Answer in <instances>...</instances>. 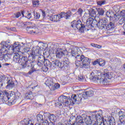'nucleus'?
<instances>
[{
	"label": "nucleus",
	"instance_id": "obj_15",
	"mask_svg": "<svg viewBox=\"0 0 125 125\" xmlns=\"http://www.w3.org/2000/svg\"><path fill=\"white\" fill-rule=\"evenodd\" d=\"M14 56V53L11 54H3L1 53L0 55V60L1 61H7Z\"/></svg>",
	"mask_w": 125,
	"mask_h": 125
},
{
	"label": "nucleus",
	"instance_id": "obj_19",
	"mask_svg": "<svg viewBox=\"0 0 125 125\" xmlns=\"http://www.w3.org/2000/svg\"><path fill=\"white\" fill-rule=\"evenodd\" d=\"M27 30L29 34H38L39 33L38 28L35 27L27 26Z\"/></svg>",
	"mask_w": 125,
	"mask_h": 125
},
{
	"label": "nucleus",
	"instance_id": "obj_31",
	"mask_svg": "<svg viewBox=\"0 0 125 125\" xmlns=\"http://www.w3.org/2000/svg\"><path fill=\"white\" fill-rule=\"evenodd\" d=\"M120 18H121V16L119 14H114L113 17L112 18V21H115V22H117V21H119L120 20Z\"/></svg>",
	"mask_w": 125,
	"mask_h": 125
},
{
	"label": "nucleus",
	"instance_id": "obj_12",
	"mask_svg": "<svg viewBox=\"0 0 125 125\" xmlns=\"http://www.w3.org/2000/svg\"><path fill=\"white\" fill-rule=\"evenodd\" d=\"M67 53L68 51L65 48H58L56 51V56L57 58H62V57H64Z\"/></svg>",
	"mask_w": 125,
	"mask_h": 125
},
{
	"label": "nucleus",
	"instance_id": "obj_16",
	"mask_svg": "<svg viewBox=\"0 0 125 125\" xmlns=\"http://www.w3.org/2000/svg\"><path fill=\"white\" fill-rule=\"evenodd\" d=\"M6 81L7 82V85H6V88H12L15 86L14 82L12 81V78L6 77Z\"/></svg>",
	"mask_w": 125,
	"mask_h": 125
},
{
	"label": "nucleus",
	"instance_id": "obj_55",
	"mask_svg": "<svg viewBox=\"0 0 125 125\" xmlns=\"http://www.w3.org/2000/svg\"><path fill=\"white\" fill-rule=\"evenodd\" d=\"M78 78H79V81H80L81 82H83V76L79 75Z\"/></svg>",
	"mask_w": 125,
	"mask_h": 125
},
{
	"label": "nucleus",
	"instance_id": "obj_2",
	"mask_svg": "<svg viewBox=\"0 0 125 125\" xmlns=\"http://www.w3.org/2000/svg\"><path fill=\"white\" fill-rule=\"evenodd\" d=\"M21 96V94L19 92L16 93L11 92L9 93L6 91L2 92L0 90V102L1 103H6L8 100H10L7 102V104L9 106H11V105L15 104V100L19 99Z\"/></svg>",
	"mask_w": 125,
	"mask_h": 125
},
{
	"label": "nucleus",
	"instance_id": "obj_22",
	"mask_svg": "<svg viewBox=\"0 0 125 125\" xmlns=\"http://www.w3.org/2000/svg\"><path fill=\"white\" fill-rule=\"evenodd\" d=\"M71 16H72V14H71V11H68L66 13H61V17H62V18H65L66 20L70 19V18H71Z\"/></svg>",
	"mask_w": 125,
	"mask_h": 125
},
{
	"label": "nucleus",
	"instance_id": "obj_7",
	"mask_svg": "<svg viewBox=\"0 0 125 125\" xmlns=\"http://www.w3.org/2000/svg\"><path fill=\"white\" fill-rule=\"evenodd\" d=\"M92 117L94 120L99 121L101 125H110L108 119L104 120L102 110L95 111V113L92 115Z\"/></svg>",
	"mask_w": 125,
	"mask_h": 125
},
{
	"label": "nucleus",
	"instance_id": "obj_39",
	"mask_svg": "<svg viewBox=\"0 0 125 125\" xmlns=\"http://www.w3.org/2000/svg\"><path fill=\"white\" fill-rule=\"evenodd\" d=\"M115 23H116V21H114L113 20L112 21H111L108 25V27H111V28H115V27H116V24Z\"/></svg>",
	"mask_w": 125,
	"mask_h": 125
},
{
	"label": "nucleus",
	"instance_id": "obj_30",
	"mask_svg": "<svg viewBox=\"0 0 125 125\" xmlns=\"http://www.w3.org/2000/svg\"><path fill=\"white\" fill-rule=\"evenodd\" d=\"M27 68H30L31 70L28 72L29 75H32V73L36 71V69H35V64L34 63L31 64V65L29 66H27Z\"/></svg>",
	"mask_w": 125,
	"mask_h": 125
},
{
	"label": "nucleus",
	"instance_id": "obj_8",
	"mask_svg": "<svg viewBox=\"0 0 125 125\" xmlns=\"http://www.w3.org/2000/svg\"><path fill=\"white\" fill-rule=\"evenodd\" d=\"M72 28H74L76 27L80 32L81 33H84V30H85V25L82 23L81 20L74 21L71 22Z\"/></svg>",
	"mask_w": 125,
	"mask_h": 125
},
{
	"label": "nucleus",
	"instance_id": "obj_38",
	"mask_svg": "<svg viewBox=\"0 0 125 125\" xmlns=\"http://www.w3.org/2000/svg\"><path fill=\"white\" fill-rule=\"evenodd\" d=\"M119 120L120 121V122L123 125H125V114L124 115H122V116L119 117Z\"/></svg>",
	"mask_w": 125,
	"mask_h": 125
},
{
	"label": "nucleus",
	"instance_id": "obj_57",
	"mask_svg": "<svg viewBox=\"0 0 125 125\" xmlns=\"http://www.w3.org/2000/svg\"><path fill=\"white\" fill-rule=\"evenodd\" d=\"M93 125H101L100 122H99V120H97V122H95Z\"/></svg>",
	"mask_w": 125,
	"mask_h": 125
},
{
	"label": "nucleus",
	"instance_id": "obj_34",
	"mask_svg": "<svg viewBox=\"0 0 125 125\" xmlns=\"http://www.w3.org/2000/svg\"><path fill=\"white\" fill-rule=\"evenodd\" d=\"M89 15L91 17H96V11L94 9L89 11Z\"/></svg>",
	"mask_w": 125,
	"mask_h": 125
},
{
	"label": "nucleus",
	"instance_id": "obj_53",
	"mask_svg": "<svg viewBox=\"0 0 125 125\" xmlns=\"http://www.w3.org/2000/svg\"><path fill=\"white\" fill-rule=\"evenodd\" d=\"M99 60H97L94 61L92 62V64H93V65L95 66V65H97V64H99Z\"/></svg>",
	"mask_w": 125,
	"mask_h": 125
},
{
	"label": "nucleus",
	"instance_id": "obj_9",
	"mask_svg": "<svg viewBox=\"0 0 125 125\" xmlns=\"http://www.w3.org/2000/svg\"><path fill=\"white\" fill-rule=\"evenodd\" d=\"M32 60V63H34V62L37 61V64L39 67H42L44 64L45 61V59L43 56L40 55V56H35L33 58L30 57V59Z\"/></svg>",
	"mask_w": 125,
	"mask_h": 125
},
{
	"label": "nucleus",
	"instance_id": "obj_48",
	"mask_svg": "<svg viewBox=\"0 0 125 125\" xmlns=\"http://www.w3.org/2000/svg\"><path fill=\"white\" fill-rule=\"evenodd\" d=\"M118 115L119 117H122V116H124L125 115V112L124 111V110H120L118 113Z\"/></svg>",
	"mask_w": 125,
	"mask_h": 125
},
{
	"label": "nucleus",
	"instance_id": "obj_20",
	"mask_svg": "<svg viewBox=\"0 0 125 125\" xmlns=\"http://www.w3.org/2000/svg\"><path fill=\"white\" fill-rule=\"evenodd\" d=\"M93 91H92V90L84 91L83 94V97L84 99H86L87 97H91V96H93Z\"/></svg>",
	"mask_w": 125,
	"mask_h": 125
},
{
	"label": "nucleus",
	"instance_id": "obj_56",
	"mask_svg": "<svg viewBox=\"0 0 125 125\" xmlns=\"http://www.w3.org/2000/svg\"><path fill=\"white\" fill-rule=\"evenodd\" d=\"M43 54L46 57H49V52L46 51L45 53H43Z\"/></svg>",
	"mask_w": 125,
	"mask_h": 125
},
{
	"label": "nucleus",
	"instance_id": "obj_44",
	"mask_svg": "<svg viewBox=\"0 0 125 125\" xmlns=\"http://www.w3.org/2000/svg\"><path fill=\"white\" fill-rule=\"evenodd\" d=\"M120 16V18H124L125 19V10H123L120 12V14L119 15Z\"/></svg>",
	"mask_w": 125,
	"mask_h": 125
},
{
	"label": "nucleus",
	"instance_id": "obj_54",
	"mask_svg": "<svg viewBox=\"0 0 125 125\" xmlns=\"http://www.w3.org/2000/svg\"><path fill=\"white\" fill-rule=\"evenodd\" d=\"M25 17L27 19H31V18H32V14L31 13H28L27 16H25Z\"/></svg>",
	"mask_w": 125,
	"mask_h": 125
},
{
	"label": "nucleus",
	"instance_id": "obj_28",
	"mask_svg": "<svg viewBox=\"0 0 125 125\" xmlns=\"http://www.w3.org/2000/svg\"><path fill=\"white\" fill-rule=\"evenodd\" d=\"M107 120L109 122V125H116V121L113 117H109Z\"/></svg>",
	"mask_w": 125,
	"mask_h": 125
},
{
	"label": "nucleus",
	"instance_id": "obj_61",
	"mask_svg": "<svg viewBox=\"0 0 125 125\" xmlns=\"http://www.w3.org/2000/svg\"><path fill=\"white\" fill-rule=\"evenodd\" d=\"M1 51H2V52H4L3 51L1 50V49H0V53H1Z\"/></svg>",
	"mask_w": 125,
	"mask_h": 125
},
{
	"label": "nucleus",
	"instance_id": "obj_35",
	"mask_svg": "<svg viewBox=\"0 0 125 125\" xmlns=\"http://www.w3.org/2000/svg\"><path fill=\"white\" fill-rule=\"evenodd\" d=\"M37 120L39 123H42L43 122V116L42 114H38L37 116Z\"/></svg>",
	"mask_w": 125,
	"mask_h": 125
},
{
	"label": "nucleus",
	"instance_id": "obj_33",
	"mask_svg": "<svg viewBox=\"0 0 125 125\" xmlns=\"http://www.w3.org/2000/svg\"><path fill=\"white\" fill-rule=\"evenodd\" d=\"M60 87V84L58 83H54V85L51 86L50 90H55Z\"/></svg>",
	"mask_w": 125,
	"mask_h": 125
},
{
	"label": "nucleus",
	"instance_id": "obj_60",
	"mask_svg": "<svg viewBox=\"0 0 125 125\" xmlns=\"http://www.w3.org/2000/svg\"><path fill=\"white\" fill-rule=\"evenodd\" d=\"M52 125H54L53 124H52ZM56 125H66V124L63 125V124H61V123H59Z\"/></svg>",
	"mask_w": 125,
	"mask_h": 125
},
{
	"label": "nucleus",
	"instance_id": "obj_46",
	"mask_svg": "<svg viewBox=\"0 0 125 125\" xmlns=\"http://www.w3.org/2000/svg\"><path fill=\"white\" fill-rule=\"evenodd\" d=\"M118 23H119V25H123L124 23H125V19L122 18L120 20V21H119Z\"/></svg>",
	"mask_w": 125,
	"mask_h": 125
},
{
	"label": "nucleus",
	"instance_id": "obj_5",
	"mask_svg": "<svg viewBox=\"0 0 125 125\" xmlns=\"http://www.w3.org/2000/svg\"><path fill=\"white\" fill-rule=\"evenodd\" d=\"M90 79L95 82L96 83H101V84H104L106 85L108 81L107 79H111L109 75V71L108 69H104V73L101 74V75H99L97 74H95L94 72H92L90 75Z\"/></svg>",
	"mask_w": 125,
	"mask_h": 125
},
{
	"label": "nucleus",
	"instance_id": "obj_29",
	"mask_svg": "<svg viewBox=\"0 0 125 125\" xmlns=\"http://www.w3.org/2000/svg\"><path fill=\"white\" fill-rule=\"evenodd\" d=\"M6 77L5 76H0V87H1L5 83Z\"/></svg>",
	"mask_w": 125,
	"mask_h": 125
},
{
	"label": "nucleus",
	"instance_id": "obj_52",
	"mask_svg": "<svg viewBox=\"0 0 125 125\" xmlns=\"http://www.w3.org/2000/svg\"><path fill=\"white\" fill-rule=\"evenodd\" d=\"M71 15H75V14H77V11H76V9H72L71 11Z\"/></svg>",
	"mask_w": 125,
	"mask_h": 125
},
{
	"label": "nucleus",
	"instance_id": "obj_6",
	"mask_svg": "<svg viewBox=\"0 0 125 125\" xmlns=\"http://www.w3.org/2000/svg\"><path fill=\"white\" fill-rule=\"evenodd\" d=\"M8 43H9L8 42H1V50L4 52H6L7 49L15 52H19V51H20V48L22 47V46L18 42H16L13 45H10Z\"/></svg>",
	"mask_w": 125,
	"mask_h": 125
},
{
	"label": "nucleus",
	"instance_id": "obj_36",
	"mask_svg": "<svg viewBox=\"0 0 125 125\" xmlns=\"http://www.w3.org/2000/svg\"><path fill=\"white\" fill-rule=\"evenodd\" d=\"M114 12L112 11H107L106 13V16L108 18H113L114 17Z\"/></svg>",
	"mask_w": 125,
	"mask_h": 125
},
{
	"label": "nucleus",
	"instance_id": "obj_63",
	"mask_svg": "<svg viewBox=\"0 0 125 125\" xmlns=\"http://www.w3.org/2000/svg\"><path fill=\"white\" fill-rule=\"evenodd\" d=\"M93 24H98V23H97V21H96V22L93 23Z\"/></svg>",
	"mask_w": 125,
	"mask_h": 125
},
{
	"label": "nucleus",
	"instance_id": "obj_40",
	"mask_svg": "<svg viewBox=\"0 0 125 125\" xmlns=\"http://www.w3.org/2000/svg\"><path fill=\"white\" fill-rule=\"evenodd\" d=\"M99 65L100 66H101L102 67H103L104 65H105V61L104 60L100 59L99 60Z\"/></svg>",
	"mask_w": 125,
	"mask_h": 125
},
{
	"label": "nucleus",
	"instance_id": "obj_25",
	"mask_svg": "<svg viewBox=\"0 0 125 125\" xmlns=\"http://www.w3.org/2000/svg\"><path fill=\"white\" fill-rule=\"evenodd\" d=\"M22 125H34V124L32 123V121H30L29 119H24L21 121Z\"/></svg>",
	"mask_w": 125,
	"mask_h": 125
},
{
	"label": "nucleus",
	"instance_id": "obj_11",
	"mask_svg": "<svg viewBox=\"0 0 125 125\" xmlns=\"http://www.w3.org/2000/svg\"><path fill=\"white\" fill-rule=\"evenodd\" d=\"M44 117L45 120H47V121H49L50 125H55L54 124V122L56 121V116L53 114H50L49 112H45L44 113Z\"/></svg>",
	"mask_w": 125,
	"mask_h": 125
},
{
	"label": "nucleus",
	"instance_id": "obj_4",
	"mask_svg": "<svg viewBox=\"0 0 125 125\" xmlns=\"http://www.w3.org/2000/svg\"><path fill=\"white\" fill-rule=\"evenodd\" d=\"M28 54V57L26 56L20 55L19 53H14V57L13 60L16 63H21L22 68H25L26 67L32 66L33 64V60L30 59L31 57H33L31 56V54L29 52H27Z\"/></svg>",
	"mask_w": 125,
	"mask_h": 125
},
{
	"label": "nucleus",
	"instance_id": "obj_64",
	"mask_svg": "<svg viewBox=\"0 0 125 125\" xmlns=\"http://www.w3.org/2000/svg\"><path fill=\"white\" fill-rule=\"evenodd\" d=\"M124 68L125 69V64L124 65Z\"/></svg>",
	"mask_w": 125,
	"mask_h": 125
},
{
	"label": "nucleus",
	"instance_id": "obj_1",
	"mask_svg": "<svg viewBox=\"0 0 125 125\" xmlns=\"http://www.w3.org/2000/svg\"><path fill=\"white\" fill-rule=\"evenodd\" d=\"M69 63V59L67 58H64L61 62L59 60H56L51 62L49 60L45 59L43 64L45 67L44 69L43 68V72H47L48 69H50L51 67H58L59 69H61L62 71H64V70H67L68 69Z\"/></svg>",
	"mask_w": 125,
	"mask_h": 125
},
{
	"label": "nucleus",
	"instance_id": "obj_50",
	"mask_svg": "<svg viewBox=\"0 0 125 125\" xmlns=\"http://www.w3.org/2000/svg\"><path fill=\"white\" fill-rule=\"evenodd\" d=\"M83 9H82V8H79L77 11V13H78V14L80 16H82V14H83Z\"/></svg>",
	"mask_w": 125,
	"mask_h": 125
},
{
	"label": "nucleus",
	"instance_id": "obj_18",
	"mask_svg": "<svg viewBox=\"0 0 125 125\" xmlns=\"http://www.w3.org/2000/svg\"><path fill=\"white\" fill-rule=\"evenodd\" d=\"M93 23H96V21H93V19L91 18H89L88 19L86 22V25L87 27H89L90 26L91 27H96L97 24H94Z\"/></svg>",
	"mask_w": 125,
	"mask_h": 125
},
{
	"label": "nucleus",
	"instance_id": "obj_21",
	"mask_svg": "<svg viewBox=\"0 0 125 125\" xmlns=\"http://www.w3.org/2000/svg\"><path fill=\"white\" fill-rule=\"evenodd\" d=\"M79 99L80 97H79V95H77L76 94H72L71 99H70L71 104H75V103L77 102V101H80Z\"/></svg>",
	"mask_w": 125,
	"mask_h": 125
},
{
	"label": "nucleus",
	"instance_id": "obj_13",
	"mask_svg": "<svg viewBox=\"0 0 125 125\" xmlns=\"http://www.w3.org/2000/svg\"><path fill=\"white\" fill-rule=\"evenodd\" d=\"M24 52H29L31 56L33 58L34 57H35V56H40V55H42V54L41 53V52L42 51V50H40L39 49H37L35 50L34 51H32L29 49V48H24Z\"/></svg>",
	"mask_w": 125,
	"mask_h": 125
},
{
	"label": "nucleus",
	"instance_id": "obj_45",
	"mask_svg": "<svg viewBox=\"0 0 125 125\" xmlns=\"http://www.w3.org/2000/svg\"><path fill=\"white\" fill-rule=\"evenodd\" d=\"M91 45L93 47H97V48H101V47H102V46L100 45H98L97 44H95L94 43H91Z\"/></svg>",
	"mask_w": 125,
	"mask_h": 125
},
{
	"label": "nucleus",
	"instance_id": "obj_59",
	"mask_svg": "<svg viewBox=\"0 0 125 125\" xmlns=\"http://www.w3.org/2000/svg\"><path fill=\"white\" fill-rule=\"evenodd\" d=\"M29 24V22H25L23 23V26H26V25H28Z\"/></svg>",
	"mask_w": 125,
	"mask_h": 125
},
{
	"label": "nucleus",
	"instance_id": "obj_10",
	"mask_svg": "<svg viewBox=\"0 0 125 125\" xmlns=\"http://www.w3.org/2000/svg\"><path fill=\"white\" fill-rule=\"evenodd\" d=\"M58 101L61 103V105H62L64 107H68L71 104L70 99H68V97L65 96H61L59 97Z\"/></svg>",
	"mask_w": 125,
	"mask_h": 125
},
{
	"label": "nucleus",
	"instance_id": "obj_51",
	"mask_svg": "<svg viewBox=\"0 0 125 125\" xmlns=\"http://www.w3.org/2000/svg\"><path fill=\"white\" fill-rule=\"evenodd\" d=\"M55 106H57V107H59L60 106H63V105H61V103L58 101V102H57L55 103Z\"/></svg>",
	"mask_w": 125,
	"mask_h": 125
},
{
	"label": "nucleus",
	"instance_id": "obj_24",
	"mask_svg": "<svg viewBox=\"0 0 125 125\" xmlns=\"http://www.w3.org/2000/svg\"><path fill=\"white\" fill-rule=\"evenodd\" d=\"M45 84H46V85H47V86H49L50 89L51 88V87L54 85V83H53V79L51 78H49L46 81Z\"/></svg>",
	"mask_w": 125,
	"mask_h": 125
},
{
	"label": "nucleus",
	"instance_id": "obj_62",
	"mask_svg": "<svg viewBox=\"0 0 125 125\" xmlns=\"http://www.w3.org/2000/svg\"><path fill=\"white\" fill-rule=\"evenodd\" d=\"M86 15H87V14L85 13L84 15V16H83V17H84L85 16H86Z\"/></svg>",
	"mask_w": 125,
	"mask_h": 125
},
{
	"label": "nucleus",
	"instance_id": "obj_49",
	"mask_svg": "<svg viewBox=\"0 0 125 125\" xmlns=\"http://www.w3.org/2000/svg\"><path fill=\"white\" fill-rule=\"evenodd\" d=\"M42 123V125H50V123H49L47 119L45 120V122L43 121V122Z\"/></svg>",
	"mask_w": 125,
	"mask_h": 125
},
{
	"label": "nucleus",
	"instance_id": "obj_43",
	"mask_svg": "<svg viewBox=\"0 0 125 125\" xmlns=\"http://www.w3.org/2000/svg\"><path fill=\"white\" fill-rule=\"evenodd\" d=\"M120 7L119 5H115L113 7V9L116 13H118L120 11Z\"/></svg>",
	"mask_w": 125,
	"mask_h": 125
},
{
	"label": "nucleus",
	"instance_id": "obj_58",
	"mask_svg": "<svg viewBox=\"0 0 125 125\" xmlns=\"http://www.w3.org/2000/svg\"><path fill=\"white\" fill-rule=\"evenodd\" d=\"M42 16L43 18H44V17H45V12H44V11H42Z\"/></svg>",
	"mask_w": 125,
	"mask_h": 125
},
{
	"label": "nucleus",
	"instance_id": "obj_27",
	"mask_svg": "<svg viewBox=\"0 0 125 125\" xmlns=\"http://www.w3.org/2000/svg\"><path fill=\"white\" fill-rule=\"evenodd\" d=\"M46 45H47L46 43H44L42 42H40L38 46V47H40V49H41V50H42L46 48V47H45Z\"/></svg>",
	"mask_w": 125,
	"mask_h": 125
},
{
	"label": "nucleus",
	"instance_id": "obj_42",
	"mask_svg": "<svg viewBox=\"0 0 125 125\" xmlns=\"http://www.w3.org/2000/svg\"><path fill=\"white\" fill-rule=\"evenodd\" d=\"M34 16L35 19H40V17H41V14L39 13H37L34 12Z\"/></svg>",
	"mask_w": 125,
	"mask_h": 125
},
{
	"label": "nucleus",
	"instance_id": "obj_23",
	"mask_svg": "<svg viewBox=\"0 0 125 125\" xmlns=\"http://www.w3.org/2000/svg\"><path fill=\"white\" fill-rule=\"evenodd\" d=\"M84 121L87 125H91V124H92V119L90 116L86 115L84 119Z\"/></svg>",
	"mask_w": 125,
	"mask_h": 125
},
{
	"label": "nucleus",
	"instance_id": "obj_32",
	"mask_svg": "<svg viewBox=\"0 0 125 125\" xmlns=\"http://www.w3.org/2000/svg\"><path fill=\"white\" fill-rule=\"evenodd\" d=\"M21 15H22V17H24V11H21V12H18L16 14H14V17L19 18Z\"/></svg>",
	"mask_w": 125,
	"mask_h": 125
},
{
	"label": "nucleus",
	"instance_id": "obj_26",
	"mask_svg": "<svg viewBox=\"0 0 125 125\" xmlns=\"http://www.w3.org/2000/svg\"><path fill=\"white\" fill-rule=\"evenodd\" d=\"M25 99H29L30 100H33L34 99V95L32 92H30L29 93L25 94L24 97Z\"/></svg>",
	"mask_w": 125,
	"mask_h": 125
},
{
	"label": "nucleus",
	"instance_id": "obj_41",
	"mask_svg": "<svg viewBox=\"0 0 125 125\" xmlns=\"http://www.w3.org/2000/svg\"><path fill=\"white\" fill-rule=\"evenodd\" d=\"M33 6H39L40 4V1L39 0H35L32 1Z\"/></svg>",
	"mask_w": 125,
	"mask_h": 125
},
{
	"label": "nucleus",
	"instance_id": "obj_17",
	"mask_svg": "<svg viewBox=\"0 0 125 125\" xmlns=\"http://www.w3.org/2000/svg\"><path fill=\"white\" fill-rule=\"evenodd\" d=\"M62 18L61 17V13L59 15H54L50 17L49 19L50 21H52L53 22H58V21H60V19Z\"/></svg>",
	"mask_w": 125,
	"mask_h": 125
},
{
	"label": "nucleus",
	"instance_id": "obj_14",
	"mask_svg": "<svg viewBox=\"0 0 125 125\" xmlns=\"http://www.w3.org/2000/svg\"><path fill=\"white\" fill-rule=\"evenodd\" d=\"M107 23H108V20L106 18L100 19L97 24V26L100 29H104L105 27H107Z\"/></svg>",
	"mask_w": 125,
	"mask_h": 125
},
{
	"label": "nucleus",
	"instance_id": "obj_3",
	"mask_svg": "<svg viewBox=\"0 0 125 125\" xmlns=\"http://www.w3.org/2000/svg\"><path fill=\"white\" fill-rule=\"evenodd\" d=\"M81 53H82V51H81V49H80V48L78 46H74L71 49V55L75 57L78 62L82 61V68L88 69L91 60L88 58L84 57L83 55H81Z\"/></svg>",
	"mask_w": 125,
	"mask_h": 125
},
{
	"label": "nucleus",
	"instance_id": "obj_37",
	"mask_svg": "<svg viewBox=\"0 0 125 125\" xmlns=\"http://www.w3.org/2000/svg\"><path fill=\"white\" fill-rule=\"evenodd\" d=\"M97 11H98V14L101 16H103L104 15V10L102 8H97Z\"/></svg>",
	"mask_w": 125,
	"mask_h": 125
},
{
	"label": "nucleus",
	"instance_id": "obj_47",
	"mask_svg": "<svg viewBox=\"0 0 125 125\" xmlns=\"http://www.w3.org/2000/svg\"><path fill=\"white\" fill-rule=\"evenodd\" d=\"M106 2V1L105 0H101V1H98L97 3L98 5H100L101 6V5H103V4H105V3Z\"/></svg>",
	"mask_w": 125,
	"mask_h": 125
}]
</instances>
